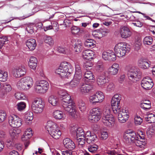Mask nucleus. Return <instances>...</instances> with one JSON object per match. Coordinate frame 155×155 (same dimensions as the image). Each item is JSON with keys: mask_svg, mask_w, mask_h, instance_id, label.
Masks as SVG:
<instances>
[{"mask_svg": "<svg viewBox=\"0 0 155 155\" xmlns=\"http://www.w3.org/2000/svg\"><path fill=\"white\" fill-rule=\"evenodd\" d=\"M101 112L103 115L102 121L104 124L110 127L113 126L115 119L110 114V106L109 104H107L104 105Z\"/></svg>", "mask_w": 155, "mask_h": 155, "instance_id": "1", "label": "nucleus"}, {"mask_svg": "<svg viewBox=\"0 0 155 155\" xmlns=\"http://www.w3.org/2000/svg\"><path fill=\"white\" fill-rule=\"evenodd\" d=\"M73 69L71 64L64 61L62 62L58 68L55 70V73L61 78H67L72 73Z\"/></svg>", "mask_w": 155, "mask_h": 155, "instance_id": "2", "label": "nucleus"}, {"mask_svg": "<svg viewBox=\"0 0 155 155\" xmlns=\"http://www.w3.org/2000/svg\"><path fill=\"white\" fill-rule=\"evenodd\" d=\"M67 99H63L61 100V104L64 109L69 112V114L74 118H77V115L76 114V110L74 103L71 98L69 100Z\"/></svg>", "mask_w": 155, "mask_h": 155, "instance_id": "3", "label": "nucleus"}, {"mask_svg": "<svg viewBox=\"0 0 155 155\" xmlns=\"http://www.w3.org/2000/svg\"><path fill=\"white\" fill-rule=\"evenodd\" d=\"M46 128L49 134L54 139H58L60 137L61 134V131L58 127L57 125L52 121L49 120L47 122Z\"/></svg>", "mask_w": 155, "mask_h": 155, "instance_id": "4", "label": "nucleus"}, {"mask_svg": "<svg viewBox=\"0 0 155 155\" xmlns=\"http://www.w3.org/2000/svg\"><path fill=\"white\" fill-rule=\"evenodd\" d=\"M33 79L30 77H26L18 81L17 83L16 86L20 90L27 91L33 86Z\"/></svg>", "mask_w": 155, "mask_h": 155, "instance_id": "5", "label": "nucleus"}, {"mask_svg": "<svg viewBox=\"0 0 155 155\" xmlns=\"http://www.w3.org/2000/svg\"><path fill=\"white\" fill-rule=\"evenodd\" d=\"M49 84L45 80L36 81L34 85V89L36 93L39 94L45 93L49 88Z\"/></svg>", "mask_w": 155, "mask_h": 155, "instance_id": "6", "label": "nucleus"}, {"mask_svg": "<svg viewBox=\"0 0 155 155\" xmlns=\"http://www.w3.org/2000/svg\"><path fill=\"white\" fill-rule=\"evenodd\" d=\"M45 106V103L42 99L40 98H36L32 103L31 109L35 114H40L43 111Z\"/></svg>", "mask_w": 155, "mask_h": 155, "instance_id": "7", "label": "nucleus"}, {"mask_svg": "<svg viewBox=\"0 0 155 155\" xmlns=\"http://www.w3.org/2000/svg\"><path fill=\"white\" fill-rule=\"evenodd\" d=\"M127 74L129 80L134 82L139 80L142 73L139 69L132 67L129 69Z\"/></svg>", "mask_w": 155, "mask_h": 155, "instance_id": "8", "label": "nucleus"}, {"mask_svg": "<svg viewBox=\"0 0 155 155\" xmlns=\"http://www.w3.org/2000/svg\"><path fill=\"white\" fill-rule=\"evenodd\" d=\"M90 115L88 117V119L93 123L98 122L101 117V110L98 107L92 109L90 111Z\"/></svg>", "mask_w": 155, "mask_h": 155, "instance_id": "9", "label": "nucleus"}, {"mask_svg": "<svg viewBox=\"0 0 155 155\" xmlns=\"http://www.w3.org/2000/svg\"><path fill=\"white\" fill-rule=\"evenodd\" d=\"M114 51L117 56L119 57H122L129 51V48H127L126 45L124 43H120L115 46Z\"/></svg>", "mask_w": 155, "mask_h": 155, "instance_id": "10", "label": "nucleus"}, {"mask_svg": "<svg viewBox=\"0 0 155 155\" xmlns=\"http://www.w3.org/2000/svg\"><path fill=\"white\" fill-rule=\"evenodd\" d=\"M137 136L136 133L134 131L131 130H127L124 133V140L127 144H133Z\"/></svg>", "mask_w": 155, "mask_h": 155, "instance_id": "11", "label": "nucleus"}, {"mask_svg": "<svg viewBox=\"0 0 155 155\" xmlns=\"http://www.w3.org/2000/svg\"><path fill=\"white\" fill-rule=\"evenodd\" d=\"M121 99V97L117 94L114 95L112 98L111 101V106L112 107L113 110L115 114L118 113L120 111Z\"/></svg>", "mask_w": 155, "mask_h": 155, "instance_id": "12", "label": "nucleus"}, {"mask_svg": "<svg viewBox=\"0 0 155 155\" xmlns=\"http://www.w3.org/2000/svg\"><path fill=\"white\" fill-rule=\"evenodd\" d=\"M68 43L71 45H74L75 51L77 53L81 52L83 49L81 41L78 38H69L68 39Z\"/></svg>", "mask_w": 155, "mask_h": 155, "instance_id": "13", "label": "nucleus"}, {"mask_svg": "<svg viewBox=\"0 0 155 155\" xmlns=\"http://www.w3.org/2000/svg\"><path fill=\"white\" fill-rule=\"evenodd\" d=\"M8 123L10 126L13 128L19 127L22 124L21 119L15 114L9 117Z\"/></svg>", "mask_w": 155, "mask_h": 155, "instance_id": "14", "label": "nucleus"}, {"mask_svg": "<svg viewBox=\"0 0 155 155\" xmlns=\"http://www.w3.org/2000/svg\"><path fill=\"white\" fill-rule=\"evenodd\" d=\"M104 96L101 92H98L91 96L89 98L90 102L92 104L97 103H101L104 100Z\"/></svg>", "mask_w": 155, "mask_h": 155, "instance_id": "15", "label": "nucleus"}, {"mask_svg": "<svg viewBox=\"0 0 155 155\" xmlns=\"http://www.w3.org/2000/svg\"><path fill=\"white\" fill-rule=\"evenodd\" d=\"M93 89L91 85L81 82L78 88V92L82 95H86Z\"/></svg>", "mask_w": 155, "mask_h": 155, "instance_id": "16", "label": "nucleus"}, {"mask_svg": "<svg viewBox=\"0 0 155 155\" xmlns=\"http://www.w3.org/2000/svg\"><path fill=\"white\" fill-rule=\"evenodd\" d=\"M26 72V70L24 66H19L14 68L12 70V73L14 77L20 78L24 75Z\"/></svg>", "mask_w": 155, "mask_h": 155, "instance_id": "17", "label": "nucleus"}, {"mask_svg": "<svg viewBox=\"0 0 155 155\" xmlns=\"http://www.w3.org/2000/svg\"><path fill=\"white\" fill-rule=\"evenodd\" d=\"M118 120L121 123L125 122L129 118L128 111L125 109L123 108L121 110H120L118 112Z\"/></svg>", "mask_w": 155, "mask_h": 155, "instance_id": "18", "label": "nucleus"}, {"mask_svg": "<svg viewBox=\"0 0 155 155\" xmlns=\"http://www.w3.org/2000/svg\"><path fill=\"white\" fill-rule=\"evenodd\" d=\"M103 58L105 61H114L116 59V56L114 53L111 51H104L102 54Z\"/></svg>", "mask_w": 155, "mask_h": 155, "instance_id": "19", "label": "nucleus"}, {"mask_svg": "<svg viewBox=\"0 0 155 155\" xmlns=\"http://www.w3.org/2000/svg\"><path fill=\"white\" fill-rule=\"evenodd\" d=\"M141 86L144 89L149 90L151 89L153 85L152 80L149 77L144 78L141 81Z\"/></svg>", "mask_w": 155, "mask_h": 155, "instance_id": "20", "label": "nucleus"}, {"mask_svg": "<svg viewBox=\"0 0 155 155\" xmlns=\"http://www.w3.org/2000/svg\"><path fill=\"white\" fill-rule=\"evenodd\" d=\"M95 69L98 75H106L107 74V71L104 63L101 61L97 62L95 67Z\"/></svg>", "mask_w": 155, "mask_h": 155, "instance_id": "21", "label": "nucleus"}, {"mask_svg": "<svg viewBox=\"0 0 155 155\" xmlns=\"http://www.w3.org/2000/svg\"><path fill=\"white\" fill-rule=\"evenodd\" d=\"M119 69V65L117 63H114L108 68L107 71L110 75L114 76L117 74Z\"/></svg>", "mask_w": 155, "mask_h": 155, "instance_id": "22", "label": "nucleus"}, {"mask_svg": "<svg viewBox=\"0 0 155 155\" xmlns=\"http://www.w3.org/2000/svg\"><path fill=\"white\" fill-rule=\"evenodd\" d=\"M98 75L97 80V83L98 85L103 89L107 83L108 82L106 78V75Z\"/></svg>", "mask_w": 155, "mask_h": 155, "instance_id": "23", "label": "nucleus"}, {"mask_svg": "<svg viewBox=\"0 0 155 155\" xmlns=\"http://www.w3.org/2000/svg\"><path fill=\"white\" fill-rule=\"evenodd\" d=\"M86 140L87 143L91 144L97 140L96 135L94 133H91L90 131H87L85 133Z\"/></svg>", "mask_w": 155, "mask_h": 155, "instance_id": "24", "label": "nucleus"}, {"mask_svg": "<svg viewBox=\"0 0 155 155\" xmlns=\"http://www.w3.org/2000/svg\"><path fill=\"white\" fill-rule=\"evenodd\" d=\"M81 78L80 77L74 76L73 79L69 83L67 84L71 88H75L80 84Z\"/></svg>", "mask_w": 155, "mask_h": 155, "instance_id": "25", "label": "nucleus"}, {"mask_svg": "<svg viewBox=\"0 0 155 155\" xmlns=\"http://www.w3.org/2000/svg\"><path fill=\"white\" fill-rule=\"evenodd\" d=\"M63 143L65 148L70 150H73L75 147L74 142L69 138H67L64 139Z\"/></svg>", "mask_w": 155, "mask_h": 155, "instance_id": "26", "label": "nucleus"}, {"mask_svg": "<svg viewBox=\"0 0 155 155\" xmlns=\"http://www.w3.org/2000/svg\"><path fill=\"white\" fill-rule=\"evenodd\" d=\"M94 54L92 50H86L82 52V56L83 59L90 61L93 59Z\"/></svg>", "mask_w": 155, "mask_h": 155, "instance_id": "27", "label": "nucleus"}, {"mask_svg": "<svg viewBox=\"0 0 155 155\" xmlns=\"http://www.w3.org/2000/svg\"><path fill=\"white\" fill-rule=\"evenodd\" d=\"M120 34L122 38H126L131 36L132 32L128 28L124 26L120 30Z\"/></svg>", "mask_w": 155, "mask_h": 155, "instance_id": "28", "label": "nucleus"}, {"mask_svg": "<svg viewBox=\"0 0 155 155\" xmlns=\"http://www.w3.org/2000/svg\"><path fill=\"white\" fill-rule=\"evenodd\" d=\"M48 100L49 103L53 106H56L59 104V99L56 95H51L48 97Z\"/></svg>", "mask_w": 155, "mask_h": 155, "instance_id": "29", "label": "nucleus"}, {"mask_svg": "<svg viewBox=\"0 0 155 155\" xmlns=\"http://www.w3.org/2000/svg\"><path fill=\"white\" fill-rule=\"evenodd\" d=\"M53 117L57 120H63L64 118V114L61 111L56 110L53 112Z\"/></svg>", "mask_w": 155, "mask_h": 155, "instance_id": "30", "label": "nucleus"}, {"mask_svg": "<svg viewBox=\"0 0 155 155\" xmlns=\"http://www.w3.org/2000/svg\"><path fill=\"white\" fill-rule=\"evenodd\" d=\"M27 46L30 50H33L35 49L36 46V41L34 39H28L26 42Z\"/></svg>", "mask_w": 155, "mask_h": 155, "instance_id": "31", "label": "nucleus"}, {"mask_svg": "<svg viewBox=\"0 0 155 155\" xmlns=\"http://www.w3.org/2000/svg\"><path fill=\"white\" fill-rule=\"evenodd\" d=\"M32 130L29 128L27 129L25 132L21 137V140L23 141L28 140L32 136Z\"/></svg>", "mask_w": 155, "mask_h": 155, "instance_id": "32", "label": "nucleus"}, {"mask_svg": "<svg viewBox=\"0 0 155 155\" xmlns=\"http://www.w3.org/2000/svg\"><path fill=\"white\" fill-rule=\"evenodd\" d=\"M139 66L141 68L145 69L148 68L150 65V64L146 59L143 58H141L138 61Z\"/></svg>", "mask_w": 155, "mask_h": 155, "instance_id": "33", "label": "nucleus"}, {"mask_svg": "<svg viewBox=\"0 0 155 155\" xmlns=\"http://www.w3.org/2000/svg\"><path fill=\"white\" fill-rule=\"evenodd\" d=\"M37 60L35 57H31L28 62V65L30 68L32 69H35L37 66Z\"/></svg>", "mask_w": 155, "mask_h": 155, "instance_id": "34", "label": "nucleus"}, {"mask_svg": "<svg viewBox=\"0 0 155 155\" xmlns=\"http://www.w3.org/2000/svg\"><path fill=\"white\" fill-rule=\"evenodd\" d=\"M75 133V134H76V139H78L81 138H84L85 136V134H84L83 130L81 128H79L78 129L75 128H74Z\"/></svg>", "mask_w": 155, "mask_h": 155, "instance_id": "35", "label": "nucleus"}, {"mask_svg": "<svg viewBox=\"0 0 155 155\" xmlns=\"http://www.w3.org/2000/svg\"><path fill=\"white\" fill-rule=\"evenodd\" d=\"M140 106L144 110H148L151 107L150 102L148 100H146L140 104Z\"/></svg>", "mask_w": 155, "mask_h": 155, "instance_id": "36", "label": "nucleus"}, {"mask_svg": "<svg viewBox=\"0 0 155 155\" xmlns=\"http://www.w3.org/2000/svg\"><path fill=\"white\" fill-rule=\"evenodd\" d=\"M2 87L4 94H7L10 92L12 89V87L11 85L7 83L3 84Z\"/></svg>", "mask_w": 155, "mask_h": 155, "instance_id": "37", "label": "nucleus"}, {"mask_svg": "<svg viewBox=\"0 0 155 155\" xmlns=\"http://www.w3.org/2000/svg\"><path fill=\"white\" fill-rule=\"evenodd\" d=\"M78 106L79 110L82 113L86 111L87 107L85 102L82 100L80 101L78 104Z\"/></svg>", "mask_w": 155, "mask_h": 155, "instance_id": "38", "label": "nucleus"}, {"mask_svg": "<svg viewBox=\"0 0 155 155\" xmlns=\"http://www.w3.org/2000/svg\"><path fill=\"white\" fill-rule=\"evenodd\" d=\"M85 80H93L94 79V76L92 72L89 71H86L84 75Z\"/></svg>", "mask_w": 155, "mask_h": 155, "instance_id": "39", "label": "nucleus"}, {"mask_svg": "<svg viewBox=\"0 0 155 155\" xmlns=\"http://www.w3.org/2000/svg\"><path fill=\"white\" fill-rule=\"evenodd\" d=\"M94 41L92 39H87L84 42L85 46L87 48H93L95 46Z\"/></svg>", "mask_w": 155, "mask_h": 155, "instance_id": "40", "label": "nucleus"}, {"mask_svg": "<svg viewBox=\"0 0 155 155\" xmlns=\"http://www.w3.org/2000/svg\"><path fill=\"white\" fill-rule=\"evenodd\" d=\"M8 76L7 72L0 70V81H6L7 80Z\"/></svg>", "mask_w": 155, "mask_h": 155, "instance_id": "41", "label": "nucleus"}, {"mask_svg": "<svg viewBox=\"0 0 155 155\" xmlns=\"http://www.w3.org/2000/svg\"><path fill=\"white\" fill-rule=\"evenodd\" d=\"M45 42L50 46H52L54 44V41L52 38L48 36H45L44 38Z\"/></svg>", "mask_w": 155, "mask_h": 155, "instance_id": "42", "label": "nucleus"}, {"mask_svg": "<svg viewBox=\"0 0 155 155\" xmlns=\"http://www.w3.org/2000/svg\"><path fill=\"white\" fill-rule=\"evenodd\" d=\"M145 120L148 121L149 123H154L155 122V115L152 114H149L147 115L145 117Z\"/></svg>", "mask_w": 155, "mask_h": 155, "instance_id": "43", "label": "nucleus"}, {"mask_svg": "<svg viewBox=\"0 0 155 155\" xmlns=\"http://www.w3.org/2000/svg\"><path fill=\"white\" fill-rule=\"evenodd\" d=\"M147 134L149 137H151L155 133V125L150 126L147 131Z\"/></svg>", "mask_w": 155, "mask_h": 155, "instance_id": "44", "label": "nucleus"}, {"mask_svg": "<svg viewBox=\"0 0 155 155\" xmlns=\"http://www.w3.org/2000/svg\"><path fill=\"white\" fill-rule=\"evenodd\" d=\"M114 88L115 86L113 83H110L108 84L107 83L106 84V85H105L103 89L107 91H113Z\"/></svg>", "mask_w": 155, "mask_h": 155, "instance_id": "45", "label": "nucleus"}, {"mask_svg": "<svg viewBox=\"0 0 155 155\" xmlns=\"http://www.w3.org/2000/svg\"><path fill=\"white\" fill-rule=\"evenodd\" d=\"M25 121L28 122L31 121L33 119V114L31 112H28L26 113L24 117Z\"/></svg>", "mask_w": 155, "mask_h": 155, "instance_id": "46", "label": "nucleus"}, {"mask_svg": "<svg viewBox=\"0 0 155 155\" xmlns=\"http://www.w3.org/2000/svg\"><path fill=\"white\" fill-rule=\"evenodd\" d=\"M82 72L80 65L78 64H75V72L74 76L82 77Z\"/></svg>", "mask_w": 155, "mask_h": 155, "instance_id": "47", "label": "nucleus"}, {"mask_svg": "<svg viewBox=\"0 0 155 155\" xmlns=\"http://www.w3.org/2000/svg\"><path fill=\"white\" fill-rule=\"evenodd\" d=\"M26 107V104L24 102L18 103L16 106V107L19 111H22L24 110Z\"/></svg>", "mask_w": 155, "mask_h": 155, "instance_id": "48", "label": "nucleus"}, {"mask_svg": "<svg viewBox=\"0 0 155 155\" xmlns=\"http://www.w3.org/2000/svg\"><path fill=\"white\" fill-rule=\"evenodd\" d=\"M102 34L101 33V30H97L92 31V35L94 37L101 38L102 37Z\"/></svg>", "mask_w": 155, "mask_h": 155, "instance_id": "49", "label": "nucleus"}, {"mask_svg": "<svg viewBox=\"0 0 155 155\" xmlns=\"http://www.w3.org/2000/svg\"><path fill=\"white\" fill-rule=\"evenodd\" d=\"M139 138L137 136L134 143H135L136 146L142 147L143 146H144L145 143L144 142L139 140Z\"/></svg>", "mask_w": 155, "mask_h": 155, "instance_id": "50", "label": "nucleus"}, {"mask_svg": "<svg viewBox=\"0 0 155 155\" xmlns=\"http://www.w3.org/2000/svg\"><path fill=\"white\" fill-rule=\"evenodd\" d=\"M153 40L151 37L147 36L145 37L143 39V42L145 45H150L153 42Z\"/></svg>", "mask_w": 155, "mask_h": 155, "instance_id": "51", "label": "nucleus"}, {"mask_svg": "<svg viewBox=\"0 0 155 155\" xmlns=\"http://www.w3.org/2000/svg\"><path fill=\"white\" fill-rule=\"evenodd\" d=\"M107 153L110 155H121L120 151H119L116 149L115 150H108Z\"/></svg>", "mask_w": 155, "mask_h": 155, "instance_id": "52", "label": "nucleus"}, {"mask_svg": "<svg viewBox=\"0 0 155 155\" xmlns=\"http://www.w3.org/2000/svg\"><path fill=\"white\" fill-rule=\"evenodd\" d=\"M98 148L97 145L94 144L90 145L88 147V150L91 153H95L96 152Z\"/></svg>", "mask_w": 155, "mask_h": 155, "instance_id": "53", "label": "nucleus"}, {"mask_svg": "<svg viewBox=\"0 0 155 155\" xmlns=\"http://www.w3.org/2000/svg\"><path fill=\"white\" fill-rule=\"evenodd\" d=\"M5 144L8 148H12L14 145L13 139L12 138L7 139L5 142Z\"/></svg>", "mask_w": 155, "mask_h": 155, "instance_id": "54", "label": "nucleus"}, {"mask_svg": "<svg viewBox=\"0 0 155 155\" xmlns=\"http://www.w3.org/2000/svg\"><path fill=\"white\" fill-rule=\"evenodd\" d=\"M71 31L72 34L76 35L80 31V29L79 28L74 26L71 28Z\"/></svg>", "mask_w": 155, "mask_h": 155, "instance_id": "55", "label": "nucleus"}, {"mask_svg": "<svg viewBox=\"0 0 155 155\" xmlns=\"http://www.w3.org/2000/svg\"><path fill=\"white\" fill-rule=\"evenodd\" d=\"M143 122L142 119L139 116L137 115L134 118V123L136 125H140Z\"/></svg>", "mask_w": 155, "mask_h": 155, "instance_id": "56", "label": "nucleus"}, {"mask_svg": "<svg viewBox=\"0 0 155 155\" xmlns=\"http://www.w3.org/2000/svg\"><path fill=\"white\" fill-rule=\"evenodd\" d=\"M8 41V38L6 37H0V49L2 48L5 42Z\"/></svg>", "mask_w": 155, "mask_h": 155, "instance_id": "57", "label": "nucleus"}, {"mask_svg": "<svg viewBox=\"0 0 155 155\" xmlns=\"http://www.w3.org/2000/svg\"><path fill=\"white\" fill-rule=\"evenodd\" d=\"M6 114L5 111H0V122H2L4 121L6 118Z\"/></svg>", "mask_w": 155, "mask_h": 155, "instance_id": "58", "label": "nucleus"}, {"mask_svg": "<svg viewBox=\"0 0 155 155\" xmlns=\"http://www.w3.org/2000/svg\"><path fill=\"white\" fill-rule=\"evenodd\" d=\"M15 96V98L18 100L24 99L25 98L24 94L20 92L16 93Z\"/></svg>", "mask_w": 155, "mask_h": 155, "instance_id": "59", "label": "nucleus"}, {"mask_svg": "<svg viewBox=\"0 0 155 155\" xmlns=\"http://www.w3.org/2000/svg\"><path fill=\"white\" fill-rule=\"evenodd\" d=\"M108 136V134L106 131H101L100 137L101 139L106 140Z\"/></svg>", "mask_w": 155, "mask_h": 155, "instance_id": "60", "label": "nucleus"}, {"mask_svg": "<svg viewBox=\"0 0 155 155\" xmlns=\"http://www.w3.org/2000/svg\"><path fill=\"white\" fill-rule=\"evenodd\" d=\"M76 139L78 143V144L81 146L84 144L85 141L86 140L85 137L84 138H79Z\"/></svg>", "mask_w": 155, "mask_h": 155, "instance_id": "61", "label": "nucleus"}, {"mask_svg": "<svg viewBox=\"0 0 155 155\" xmlns=\"http://www.w3.org/2000/svg\"><path fill=\"white\" fill-rule=\"evenodd\" d=\"M9 134L12 138H14L15 136H17L15 132V129L12 128L9 130Z\"/></svg>", "mask_w": 155, "mask_h": 155, "instance_id": "62", "label": "nucleus"}, {"mask_svg": "<svg viewBox=\"0 0 155 155\" xmlns=\"http://www.w3.org/2000/svg\"><path fill=\"white\" fill-rule=\"evenodd\" d=\"M58 94L61 97L63 96H65L68 94L67 92L66 91L64 90H61L58 91Z\"/></svg>", "mask_w": 155, "mask_h": 155, "instance_id": "63", "label": "nucleus"}, {"mask_svg": "<svg viewBox=\"0 0 155 155\" xmlns=\"http://www.w3.org/2000/svg\"><path fill=\"white\" fill-rule=\"evenodd\" d=\"M101 33L102 34V37L106 35L109 32V31L108 29H103L101 30Z\"/></svg>", "mask_w": 155, "mask_h": 155, "instance_id": "64", "label": "nucleus"}]
</instances>
